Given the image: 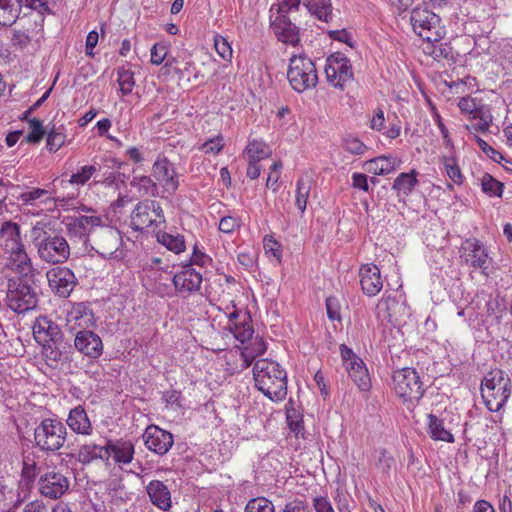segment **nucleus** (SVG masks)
<instances>
[{
    "label": "nucleus",
    "instance_id": "0e129e2a",
    "mask_svg": "<svg viewBox=\"0 0 512 512\" xmlns=\"http://www.w3.org/2000/svg\"><path fill=\"white\" fill-rule=\"evenodd\" d=\"M238 228H240V221L233 216H224L219 222V230L226 234H230Z\"/></svg>",
    "mask_w": 512,
    "mask_h": 512
},
{
    "label": "nucleus",
    "instance_id": "39448f33",
    "mask_svg": "<svg viewBox=\"0 0 512 512\" xmlns=\"http://www.w3.org/2000/svg\"><path fill=\"white\" fill-rule=\"evenodd\" d=\"M39 223L33 227V235L38 249L39 257L51 264L64 263L70 256V247L67 240L62 236L47 235V232L40 228Z\"/></svg>",
    "mask_w": 512,
    "mask_h": 512
},
{
    "label": "nucleus",
    "instance_id": "f3484780",
    "mask_svg": "<svg viewBox=\"0 0 512 512\" xmlns=\"http://www.w3.org/2000/svg\"><path fill=\"white\" fill-rule=\"evenodd\" d=\"M152 175L164 192L174 194L179 188V175L174 164L164 156H158L152 165Z\"/></svg>",
    "mask_w": 512,
    "mask_h": 512
},
{
    "label": "nucleus",
    "instance_id": "5fc2aeb1",
    "mask_svg": "<svg viewBox=\"0 0 512 512\" xmlns=\"http://www.w3.org/2000/svg\"><path fill=\"white\" fill-rule=\"evenodd\" d=\"M214 47L218 55L223 60L230 61L232 59L233 51L231 45L225 37L216 34L214 36Z\"/></svg>",
    "mask_w": 512,
    "mask_h": 512
},
{
    "label": "nucleus",
    "instance_id": "49530a36",
    "mask_svg": "<svg viewBox=\"0 0 512 512\" xmlns=\"http://www.w3.org/2000/svg\"><path fill=\"white\" fill-rule=\"evenodd\" d=\"M224 146V137L222 134H217L207 139L205 142L198 144L197 149L204 154L217 155L222 151Z\"/></svg>",
    "mask_w": 512,
    "mask_h": 512
},
{
    "label": "nucleus",
    "instance_id": "7ed1b4c3",
    "mask_svg": "<svg viewBox=\"0 0 512 512\" xmlns=\"http://www.w3.org/2000/svg\"><path fill=\"white\" fill-rule=\"evenodd\" d=\"M511 393V379L503 370L494 369L489 371L481 382V396L491 412L501 411Z\"/></svg>",
    "mask_w": 512,
    "mask_h": 512
},
{
    "label": "nucleus",
    "instance_id": "bf43d9fd",
    "mask_svg": "<svg viewBox=\"0 0 512 512\" xmlns=\"http://www.w3.org/2000/svg\"><path fill=\"white\" fill-rule=\"evenodd\" d=\"M287 424L296 437H304L303 420L296 411L287 413Z\"/></svg>",
    "mask_w": 512,
    "mask_h": 512
},
{
    "label": "nucleus",
    "instance_id": "ea45409f",
    "mask_svg": "<svg viewBox=\"0 0 512 512\" xmlns=\"http://www.w3.org/2000/svg\"><path fill=\"white\" fill-rule=\"evenodd\" d=\"M132 188L136 189L140 196L154 197L158 195V185L146 175H136L130 181Z\"/></svg>",
    "mask_w": 512,
    "mask_h": 512
},
{
    "label": "nucleus",
    "instance_id": "4be33fe9",
    "mask_svg": "<svg viewBox=\"0 0 512 512\" xmlns=\"http://www.w3.org/2000/svg\"><path fill=\"white\" fill-rule=\"evenodd\" d=\"M202 280V274L191 265L183 266L172 278L174 288L180 294H193L199 291Z\"/></svg>",
    "mask_w": 512,
    "mask_h": 512
},
{
    "label": "nucleus",
    "instance_id": "e2e57ef3",
    "mask_svg": "<svg viewBox=\"0 0 512 512\" xmlns=\"http://www.w3.org/2000/svg\"><path fill=\"white\" fill-rule=\"evenodd\" d=\"M283 165L281 161L274 162L270 167V172L266 180V187L271 188L273 191L278 189V181L281 175Z\"/></svg>",
    "mask_w": 512,
    "mask_h": 512
},
{
    "label": "nucleus",
    "instance_id": "ddd939ff",
    "mask_svg": "<svg viewBox=\"0 0 512 512\" xmlns=\"http://www.w3.org/2000/svg\"><path fill=\"white\" fill-rule=\"evenodd\" d=\"M165 223V216L161 205L154 200L140 201L132 211L131 227L142 231L150 227H158Z\"/></svg>",
    "mask_w": 512,
    "mask_h": 512
},
{
    "label": "nucleus",
    "instance_id": "c85d7f7f",
    "mask_svg": "<svg viewBox=\"0 0 512 512\" xmlns=\"http://www.w3.org/2000/svg\"><path fill=\"white\" fill-rule=\"evenodd\" d=\"M66 423L76 434L89 436L93 432L91 421L85 409L80 405L70 410Z\"/></svg>",
    "mask_w": 512,
    "mask_h": 512
},
{
    "label": "nucleus",
    "instance_id": "052dcab7",
    "mask_svg": "<svg viewBox=\"0 0 512 512\" xmlns=\"http://www.w3.org/2000/svg\"><path fill=\"white\" fill-rule=\"evenodd\" d=\"M29 128H30V132L26 136L27 142H29V143L39 142L45 134L42 122L38 119L33 118V119L29 120Z\"/></svg>",
    "mask_w": 512,
    "mask_h": 512
},
{
    "label": "nucleus",
    "instance_id": "4468645a",
    "mask_svg": "<svg viewBox=\"0 0 512 512\" xmlns=\"http://www.w3.org/2000/svg\"><path fill=\"white\" fill-rule=\"evenodd\" d=\"M458 107L463 114H467L475 123L466 124L469 132H486L492 124V114L489 107L473 97H462L459 99Z\"/></svg>",
    "mask_w": 512,
    "mask_h": 512
},
{
    "label": "nucleus",
    "instance_id": "4d7b16f0",
    "mask_svg": "<svg viewBox=\"0 0 512 512\" xmlns=\"http://www.w3.org/2000/svg\"><path fill=\"white\" fill-rule=\"evenodd\" d=\"M476 141L478 143L479 148L482 150V152L485 153V155L487 157H489L491 160H493L494 162L499 163V164H502L503 162H508L506 157L501 152L494 149L483 139L476 137Z\"/></svg>",
    "mask_w": 512,
    "mask_h": 512
},
{
    "label": "nucleus",
    "instance_id": "a211bd4d",
    "mask_svg": "<svg viewBox=\"0 0 512 512\" xmlns=\"http://www.w3.org/2000/svg\"><path fill=\"white\" fill-rule=\"evenodd\" d=\"M145 447L158 455H165L173 446V435L156 425H149L143 433Z\"/></svg>",
    "mask_w": 512,
    "mask_h": 512
},
{
    "label": "nucleus",
    "instance_id": "f257e3e1",
    "mask_svg": "<svg viewBox=\"0 0 512 512\" xmlns=\"http://www.w3.org/2000/svg\"><path fill=\"white\" fill-rule=\"evenodd\" d=\"M255 387L272 401L278 402L287 395V373L276 361L259 359L253 366Z\"/></svg>",
    "mask_w": 512,
    "mask_h": 512
},
{
    "label": "nucleus",
    "instance_id": "6e6552de",
    "mask_svg": "<svg viewBox=\"0 0 512 512\" xmlns=\"http://www.w3.org/2000/svg\"><path fill=\"white\" fill-rule=\"evenodd\" d=\"M92 249L105 260L120 261L125 257L120 232L112 227H103L94 237Z\"/></svg>",
    "mask_w": 512,
    "mask_h": 512
},
{
    "label": "nucleus",
    "instance_id": "680f3d73",
    "mask_svg": "<svg viewBox=\"0 0 512 512\" xmlns=\"http://www.w3.org/2000/svg\"><path fill=\"white\" fill-rule=\"evenodd\" d=\"M162 400L167 407L178 410L182 407V393L177 390H167L162 394Z\"/></svg>",
    "mask_w": 512,
    "mask_h": 512
},
{
    "label": "nucleus",
    "instance_id": "f03ea898",
    "mask_svg": "<svg viewBox=\"0 0 512 512\" xmlns=\"http://www.w3.org/2000/svg\"><path fill=\"white\" fill-rule=\"evenodd\" d=\"M0 245L4 254L8 255V263L13 271L24 276L33 274L32 260L26 252L21 229L17 223L11 221L2 223Z\"/></svg>",
    "mask_w": 512,
    "mask_h": 512
},
{
    "label": "nucleus",
    "instance_id": "58836bf2",
    "mask_svg": "<svg viewBox=\"0 0 512 512\" xmlns=\"http://www.w3.org/2000/svg\"><path fill=\"white\" fill-rule=\"evenodd\" d=\"M309 12L319 20L328 22L332 19V4L330 0H303Z\"/></svg>",
    "mask_w": 512,
    "mask_h": 512
},
{
    "label": "nucleus",
    "instance_id": "4c0bfd02",
    "mask_svg": "<svg viewBox=\"0 0 512 512\" xmlns=\"http://www.w3.org/2000/svg\"><path fill=\"white\" fill-rule=\"evenodd\" d=\"M109 448V456L112 455L115 462L120 464L131 463L134 456V446L129 441H118L113 444L106 445Z\"/></svg>",
    "mask_w": 512,
    "mask_h": 512
},
{
    "label": "nucleus",
    "instance_id": "a19ab883",
    "mask_svg": "<svg viewBox=\"0 0 512 512\" xmlns=\"http://www.w3.org/2000/svg\"><path fill=\"white\" fill-rule=\"evenodd\" d=\"M440 161L449 179L454 184L461 185L464 182V176L453 153L441 156Z\"/></svg>",
    "mask_w": 512,
    "mask_h": 512
},
{
    "label": "nucleus",
    "instance_id": "69168bd1",
    "mask_svg": "<svg viewBox=\"0 0 512 512\" xmlns=\"http://www.w3.org/2000/svg\"><path fill=\"white\" fill-rule=\"evenodd\" d=\"M263 246L266 253H271L277 260L281 258V245L272 236L266 235L264 237Z\"/></svg>",
    "mask_w": 512,
    "mask_h": 512
},
{
    "label": "nucleus",
    "instance_id": "72a5a7b5",
    "mask_svg": "<svg viewBox=\"0 0 512 512\" xmlns=\"http://www.w3.org/2000/svg\"><path fill=\"white\" fill-rule=\"evenodd\" d=\"M427 433L434 441L453 443V434L444 426V421L434 414L427 415Z\"/></svg>",
    "mask_w": 512,
    "mask_h": 512
},
{
    "label": "nucleus",
    "instance_id": "bb28decb",
    "mask_svg": "<svg viewBox=\"0 0 512 512\" xmlns=\"http://www.w3.org/2000/svg\"><path fill=\"white\" fill-rule=\"evenodd\" d=\"M277 39L287 45L297 46L300 42L299 28L286 16L280 15L271 23Z\"/></svg>",
    "mask_w": 512,
    "mask_h": 512
},
{
    "label": "nucleus",
    "instance_id": "338daca9",
    "mask_svg": "<svg viewBox=\"0 0 512 512\" xmlns=\"http://www.w3.org/2000/svg\"><path fill=\"white\" fill-rule=\"evenodd\" d=\"M313 507L316 512H335L330 500L324 496H317L313 499Z\"/></svg>",
    "mask_w": 512,
    "mask_h": 512
},
{
    "label": "nucleus",
    "instance_id": "864d4df0",
    "mask_svg": "<svg viewBox=\"0 0 512 512\" xmlns=\"http://www.w3.org/2000/svg\"><path fill=\"white\" fill-rule=\"evenodd\" d=\"M375 465L382 474L388 476L394 465V458L386 450L380 449L376 451Z\"/></svg>",
    "mask_w": 512,
    "mask_h": 512
},
{
    "label": "nucleus",
    "instance_id": "aec40b11",
    "mask_svg": "<svg viewBox=\"0 0 512 512\" xmlns=\"http://www.w3.org/2000/svg\"><path fill=\"white\" fill-rule=\"evenodd\" d=\"M46 276L52 291L61 297H68L77 283L73 271L67 267L52 268Z\"/></svg>",
    "mask_w": 512,
    "mask_h": 512
},
{
    "label": "nucleus",
    "instance_id": "7c9ffc66",
    "mask_svg": "<svg viewBox=\"0 0 512 512\" xmlns=\"http://www.w3.org/2000/svg\"><path fill=\"white\" fill-rule=\"evenodd\" d=\"M401 161L394 156H379L364 163V169L374 175H386L394 172Z\"/></svg>",
    "mask_w": 512,
    "mask_h": 512
},
{
    "label": "nucleus",
    "instance_id": "9b49d317",
    "mask_svg": "<svg viewBox=\"0 0 512 512\" xmlns=\"http://www.w3.org/2000/svg\"><path fill=\"white\" fill-rule=\"evenodd\" d=\"M324 71L328 84L335 89L344 90L354 79L350 60L340 52L327 57Z\"/></svg>",
    "mask_w": 512,
    "mask_h": 512
},
{
    "label": "nucleus",
    "instance_id": "de8ad7c7",
    "mask_svg": "<svg viewBox=\"0 0 512 512\" xmlns=\"http://www.w3.org/2000/svg\"><path fill=\"white\" fill-rule=\"evenodd\" d=\"M343 149L352 155H363L367 151V146L356 136L346 135L342 139Z\"/></svg>",
    "mask_w": 512,
    "mask_h": 512
},
{
    "label": "nucleus",
    "instance_id": "473e14b6",
    "mask_svg": "<svg viewBox=\"0 0 512 512\" xmlns=\"http://www.w3.org/2000/svg\"><path fill=\"white\" fill-rule=\"evenodd\" d=\"M33 335L35 340L40 343L55 342L59 336L57 325L53 324L46 318H41L36 321L33 327Z\"/></svg>",
    "mask_w": 512,
    "mask_h": 512
},
{
    "label": "nucleus",
    "instance_id": "393cba45",
    "mask_svg": "<svg viewBox=\"0 0 512 512\" xmlns=\"http://www.w3.org/2000/svg\"><path fill=\"white\" fill-rule=\"evenodd\" d=\"M360 284L365 295L373 297L383 288L380 269L372 263L364 264L359 270Z\"/></svg>",
    "mask_w": 512,
    "mask_h": 512
},
{
    "label": "nucleus",
    "instance_id": "e433bc0d",
    "mask_svg": "<svg viewBox=\"0 0 512 512\" xmlns=\"http://www.w3.org/2000/svg\"><path fill=\"white\" fill-rule=\"evenodd\" d=\"M400 308L395 297L384 295L376 306L377 318L382 321L393 322L396 320V310Z\"/></svg>",
    "mask_w": 512,
    "mask_h": 512
},
{
    "label": "nucleus",
    "instance_id": "3c124183",
    "mask_svg": "<svg viewBox=\"0 0 512 512\" xmlns=\"http://www.w3.org/2000/svg\"><path fill=\"white\" fill-rule=\"evenodd\" d=\"M66 135L59 129L53 126L47 134L46 147L49 151H58L65 143Z\"/></svg>",
    "mask_w": 512,
    "mask_h": 512
},
{
    "label": "nucleus",
    "instance_id": "774afa93",
    "mask_svg": "<svg viewBox=\"0 0 512 512\" xmlns=\"http://www.w3.org/2000/svg\"><path fill=\"white\" fill-rule=\"evenodd\" d=\"M283 512H311L308 505L304 503L302 500H293L288 502L284 508Z\"/></svg>",
    "mask_w": 512,
    "mask_h": 512
},
{
    "label": "nucleus",
    "instance_id": "c756f323",
    "mask_svg": "<svg viewBox=\"0 0 512 512\" xmlns=\"http://www.w3.org/2000/svg\"><path fill=\"white\" fill-rule=\"evenodd\" d=\"M34 0H0V25H12L20 13L21 6L31 7Z\"/></svg>",
    "mask_w": 512,
    "mask_h": 512
},
{
    "label": "nucleus",
    "instance_id": "dca6fc26",
    "mask_svg": "<svg viewBox=\"0 0 512 512\" xmlns=\"http://www.w3.org/2000/svg\"><path fill=\"white\" fill-rule=\"evenodd\" d=\"M267 350V343L260 336H251V338L247 339V341L239 347L238 350H230L225 353V359L227 361L234 360L238 355L241 357V363L235 364L229 368L231 372L242 371L248 368L256 357L261 356ZM230 365L229 362H227Z\"/></svg>",
    "mask_w": 512,
    "mask_h": 512
},
{
    "label": "nucleus",
    "instance_id": "b1692460",
    "mask_svg": "<svg viewBox=\"0 0 512 512\" xmlns=\"http://www.w3.org/2000/svg\"><path fill=\"white\" fill-rule=\"evenodd\" d=\"M95 323L92 310L84 303H75L66 312V325L70 331L81 328L88 330Z\"/></svg>",
    "mask_w": 512,
    "mask_h": 512
},
{
    "label": "nucleus",
    "instance_id": "c9c22d12",
    "mask_svg": "<svg viewBox=\"0 0 512 512\" xmlns=\"http://www.w3.org/2000/svg\"><path fill=\"white\" fill-rule=\"evenodd\" d=\"M417 172L411 170L407 173H400L394 180L392 189L398 198L407 197L417 185Z\"/></svg>",
    "mask_w": 512,
    "mask_h": 512
},
{
    "label": "nucleus",
    "instance_id": "5701e85b",
    "mask_svg": "<svg viewBox=\"0 0 512 512\" xmlns=\"http://www.w3.org/2000/svg\"><path fill=\"white\" fill-rule=\"evenodd\" d=\"M74 346L80 353L91 359H97L103 354L101 338L90 330L77 332L74 339Z\"/></svg>",
    "mask_w": 512,
    "mask_h": 512
},
{
    "label": "nucleus",
    "instance_id": "603ef678",
    "mask_svg": "<svg viewBox=\"0 0 512 512\" xmlns=\"http://www.w3.org/2000/svg\"><path fill=\"white\" fill-rule=\"evenodd\" d=\"M245 512H275L273 503L265 497H256L248 501Z\"/></svg>",
    "mask_w": 512,
    "mask_h": 512
},
{
    "label": "nucleus",
    "instance_id": "f8f14e48",
    "mask_svg": "<svg viewBox=\"0 0 512 512\" xmlns=\"http://www.w3.org/2000/svg\"><path fill=\"white\" fill-rule=\"evenodd\" d=\"M83 214L66 219V228L71 237L78 238L84 244L88 241L89 234L97 227H104V219L96 210L81 206Z\"/></svg>",
    "mask_w": 512,
    "mask_h": 512
},
{
    "label": "nucleus",
    "instance_id": "423d86ee",
    "mask_svg": "<svg viewBox=\"0 0 512 512\" xmlns=\"http://www.w3.org/2000/svg\"><path fill=\"white\" fill-rule=\"evenodd\" d=\"M392 389L398 398L411 405L417 403L424 393L418 372L409 367L393 372Z\"/></svg>",
    "mask_w": 512,
    "mask_h": 512
},
{
    "label": "nucleus",
    "instance_id": "2f4dec72",
    "mask_svg": "<svg viewBox=\"0 0 512 512\" xmlns=\"http://www.w3.org/2000/svg\"><path fill=\"white\" fill-rule=\"evenodd\" d=\"M109 458V448L106 445H99L88 442L79 447L77 459L82 464H90L95 460H107Z\"/></svg>",
    "mask_w": 512,
    "mask_h": 512
},
{
    "label": "nucleus",
    "instance_id": "37998d69",
    "mask_svg": "<svg viewBox=\"0 0 512 512\" xmlns=\"http://www.w3.org/2000/svg\"><path fill=\"white\" fill-rule=\"evenodd\" d=\"M157 240L168 250L176 254H179L185 250V240L184 237L180 234L173 235L169 233H159L157 235Z\"/></svg>",
    "mask_w": 512,
    "mask_h": 512
},
{
    "label": "nucleus",
    "instance_id": "412c9836",
    "mask_svg": "<svg viewBox=\"0 0 512 512\" xmlns=\"http://www.w3.org/2000/svg\"><path fill=\"white\" fill-rule=\"evenodd\" d=\"M69 489V480L60 472L54 470L43 474L39 479V490L42 495L58 499Z\"/></svg>",
    "mask_w": 512,
    "mask_h": 512
},
{
    "label": "nucleus",
    "instance_id": "8fccbe9b",
    "mask_svg": "<svg viewBox=\"0 0 512 512\" xmlns=\"http://www.w3.org/2000/svg\"><path fill=\"white\" fill-rule=\"evenodd\" d=\"M481 186L484 193L491 197H501L503 193V184L493 178L491 175L486 174L481 180Z\"/></svg>",
    "mask_w": 512,
    "mask_h": 512
},
{
    "label": "nucleus",
    "instance_id": "79ce46f5",
    "mask_svg": "<svg viewBox=\"0 0 512 512\" xmlns=\"http://www.w3.org/2000/svg\"><path fill=\"white\" fill-rule=\"evenodd\" d=\"M311 188L312 180L310 177H301L296 182L295 205L301 213L306 210Z\"/></svg>",
    "mask_w": 512,
    "mask_h": 512
},
{
    "label": "nucleus",
    "instance_id": "a878e982",
    "mask_svg": "<svg viewBox=\"0 0 512 512\" xmlns=\"http://www.w3.org/2000/svg\"><path fill=\"white\" fill-rule=\"evenodd\" d=\"M227 327L241 344H244L254 334L250 315L245 312L233 311L230 313Z\"/></svg>",
    "mask_w": 512,
    "mask_h": 512
},
{
    "label": "nucleus",
    "instance_id": "0eeeda50",
    "mask_svg": "<svg viewBox=\"0 0 512 512\" xmlns=\"http://www.w3.org/2000/svg\"><path fill=\"white\" fill-rule=\"evenodd\" d=\"M67 436L65 425L58 419L46 418L35 428L34 439L37 447L55 452L63 447Z\"/></svg>",
    "mask_w": 512,
    "mask_h": 512
},
{
    "label": "nucleus",
    "instance_id": "09e8293b",
    "mask_svg": "<svg viewBox=\"0 0 512 512\" xmlns=\"http://www.w3.org/2000/svg\"><path fill=\"white\" fill-rule=\"evenodd\" d=\"M97 170L98 168L95 165L82 166L76 173L70 176L69 183L83 186L93 177Z\"/></svg>",
    "mask_w": 512,
    "mask_h": 512
},
{
    "label": "nucleus",
    "instance_id": "6e6d98bb",
    "mask_svg": "<svg viewBox=\"0 0 512 512\" xmlns=\"http://www.w3.org/2000/svg\"><path fill=\"white\" fill-rule=\"evenodd\" d=\"M53 344L54 342H47L41 344L43 346V355L49 366L57 365L62 360L63 357L62 352Z\"/></svg>",
    "mask_w": 512,
    "mask_h": 512
},
{
    "label": "nucleus",
    "instance_id": "c03bdc74",
    "mask_svg": "<svg viewBox=\"0 0 512 512\" xmlns=\"http://www.w3.org/2000/svg\"><path fill=\"white\" fill-rule=\"evenodd\" d=\"M19 200L24 205H34L37 200L43 203L52 202L53 198L49 196V191L41 188H32L29 191L23 192L19 195Z\"/></svg>",
    "mask_w": 512,
    "mask_h": 512
},
{
    "label": "nucleus",
    "instance_id": "2eb2a0df",
    "mask_svg": "<svg viewBox=\"0 0 512 512\" xmlns=\"http://www.w3.org/2000/svg\"><path fill=\"white\" fill-rule=\"evenodd\" d=\"M339 350L342 364L345 367L349 377L359 388V390L368 391L371 388V379L363 360L345 344H341Z\"/></svg>",
    "mask_w": 512,
    "mask_h": 512
},
{
    "label": "nucleus",
    "instance_id": "cd10ccee",
    "mask_svg": "<svg viewBox=\"0 0 512 512\" xmlns=\"http://www.w3.org/2000/svg\"><path fill=\"white\" fill-rule=\"evenodd\" d=\"M146 492L151 503L162 511H168L172 506L171 493L167 485L160 480H152L146 486Z\"/></svg>",
    "mask_w": 512,
    "mask_h": 512
},
{
    "label": "nucleus",
    "instance_id": "1a4fd4ad",
    "mask_svg": "<svg viewBox=\"0 0 512 512\" xmlns=\"http://www.w3.org/2000/svg\"><path fill=\"white\" fill-rule=\"evenodd\" d=\"M410 23L413 31L427 42H437L443 37L439 16L426 8L413 9Z\"/></svg>",
    "mask_w": 512,
    "mask_h": 512
},
{
    "label": "nucleus",
    "instance_id": "20e7f679",
    "mask_svg": "<svg viewBox=\"0 0 512 512\" xmlns=\"http://www.w3.org/2000/svg\"><path fill=\"white\" fill-rule=\"evenodd\" d=\"M287 79L291 88L298 93L315 88L318 83L315 63L303 54L292 56L287 70Z\"/></svg>",
    "mask_w": 512,
    "mask_h": 512
},
{
    "label": "nucleus",
    "instance_id": "9d476101",
    "mask_svg": "<svg viewBox=\"0 0 512 512\" xmlns=\"http://www.w3.org/2000/svg\"><path fill=\"white\" fill-rule=\"evenodd\" d=\"M8 307L17 313L32 310L37 305V294L22 278L10 279L6 295Z\"/></svg>",
    "mask_w": 512,
    "mask_h": 512
},
{
    "label": "nucleus",
    "instance_id": "6ab92c4d",
    "mask_svg": "<svg viewBox=\"0 0 512 512\" xmlns=\"http://www.w3.org/2000/svg\"><path fill=\"white\" fill-rule=\"evenodd\" d=\"M461 258L473 268H479L485 271L488 268L490 257L484 244L476 239L465 240L461 247Z\"/></svg>",
    "mask_w": 512,
    "mask_h": 512
},
{
    "label": "nucleus",
    "instance_id": "f704fd0d",
    "mask_svg": "<svg viewBox=\"0 0 512 512\" xmlns=\"http://www.w3.org/2000/svg\"><path fill=\"white\" fill-rule=\"evenodd\" d=\"M271 147L263 140L253 139L248 141L243 157L247 162H260L271 156Z\"/></svg>",
    "mask_w": 512,
    "mask_h": 512
},
{
    "label": "nucleus",
    "instance_id": "13d9d810",
    "mask_svg": "<svg viewBox=\"0 0 512 512\" xmlns=\"http://www.w3.org/2000/svg\"><path fill=\"white\" fill-rule=\"evenodd\" d=\"M168 54V45L164 42L156 43L150 49V62L153 65L163 63Z\"/></svg>",
    "mask_w": 512,
    "mask_h": 512
},
{
    "label": "nucleus",
    "instance_id": "a18cd8bd",
    "mask_svg": "<svg viewBox=\"0 0 512 512\" xmlns=\"http://www.w3.org/2000/svg\"><path fill=\"white\" fill-rule=\"evenodd\" d=\"M117 82L120 93L123 96L131 94L135 86L134 73L128 68H119L117 71Z\"/></svg>",
    "mask_w": 512,
    "mask_h": 512
}]
</instances>
